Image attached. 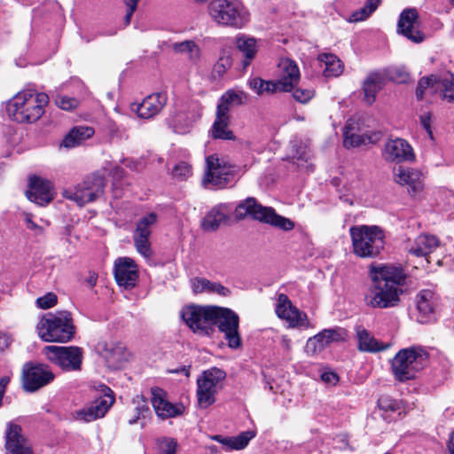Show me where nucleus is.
I'll use <instances>...</instances> for the list:
<instances>
[{
    "instance_id": "9d476101",
    "label": "nucleus",
    "mask_w": 454,
    "mask_h": 454,
    "mask_svg": "<svg viewBox=\"0 0 454 454\" xmlns=\"http://www.w3.org/2000/svg\"><path fill=\"white\" fill-rule=\"evenodd\" d=\"M217 326L219 332L223 333L227 345L231 349H238L242 346V340L239 333V317L231 309L215 308L214 317V327Z\"/></svg>"
},
{
    "instance_id": "6e6552de",
    "label": "nucleus",
    "mask_w": 454,
    "mask_h": 454,
    "mask_svg": "<svg viewBox=\"0 0 454 454\" xmlns=\"http://www.w3.org/2000/svg\"><path fill=\"white\" fill-rule=\"evenodd\" d=\"M236 166L216 154L206 158L205 172L201 180L205 188L223 189L234 180Z\"/></svg>"
},
{
    "instance_id": "603ef678",
    "label": "nucleus",
    "mask_w": 454,
    "mask_h": 454,
    "mask_svg": "<svg viewBox=\"0 0 454 454\" xmlns=\"http://www.w3.org/2000/svg\"><path fill=\"white\" fill-rule=\"evenodd\" d=\"M304 349L309 356H317L325 350L317 334L308 339Z\"/></svg>"
},
{
    "instance_id": "c85d7f7f",
    "label": "nucleus",
    "mask_w": 454,
    "mask_h": 454,
    "mask_svg": "<svg viewBox=\"0 0 454 454\" xmlns=\"http://www.w3.org/2000/svg\"><path fill=\"white\" fill-rule=\"evenodd\" d=\"M417 309L419 313V321L426 323L440 308V299L430 290H422L417 294Z\"/></svg>"
},
{
    "instance_id": "4be33fe9",
    "label": "nucleus",
    "mask_w": 454,
    "mask_h": 454,
    "mask_svg": "<svg viewBox=\"0 0 454 454\" xmlns=\"http://www.w3.org/2000/svg\"><path fill=\"white\" fill-rule=\"evenodd\" d=\"M114 278L120 286L132 289L136 286L139 273L135 261L129 257H120L114 262Z\"/></svg>"
},
{
    "instance_id": "412c9836",
    "label": "nucleus",
    "mask_w": 454,
    "mask_h": 454,
    "mask_svg": "<svg viewBox=\"0 0 454 454\" xmlns=\"http://www.w3.org/2000/svg\"><path fill=\"white\" fill-rule=\"evenodd\" d=\"M151 403L156 415L161 419L180 416L184 411L182 403H172L167 399V393L160 387L151 388Z\"/></svg>"
},
{
    "instance_id": "a19ab883",
    "label": "nucleus",
    "mask_w": 454,
    "mask_h": 454,
    "mask_svg": "<svg viewBox=\"0 0 454 454\" xmlns=\"http://www.w3.org/2000/svg\"><path fill=\"white\" fill-rule=\"evenodd\" d=\"M317 334L325 349L332 343L345 341L348 337L347 331L344 328L338 326L324 329Z\"/></svg>"
},
{
    "instance_id": "e2e57ef3",
    "label": "nucleus",
    "mask_w": 454,
    "mask_h": 454,
    "mask_svg": "<svg viewBox=\"0 0 454 454\" xmlns=\"http://www.w3.org/2000/svg\"><path fill=\"white\" fill-rule=\"evenodd\" d=\"M322 380L325 382L332 383L338 380V376L336 373L333 372H324L321 376Z\"/></svg>"
},
{
    "instance_id": "4c0bfd02",
    "label": "nucleus",
    "mask_w": 454,
    "mask_h": 454,
    "mask_svg": "<svg viewBox=\"0 0 454 454\" xmlns=\"http://www.w3.org/2000/svg\"><path fill=\"white\" fill-rule=\"evenodd\" d=\"M383 76L380 73L368 74L363 83L364 100L372 105L376 98L377 93L382 89Z\"/></svg>"
},
{
    "instance_id": "680f3d73",
    "label": "nucleus",
    "mask_w": 454,
    "mask_h": 454,
    "mask_svg": "<svg viewBox=\"0 0 454 454\" xmlns=\"http://www.w3.org/2000/svg\"><path fill=\"white\" fill-rule=\"evenodd\" d=\"M420 123L422 127L426 129L430 137H433V133L431 130V114L426 113L420 115Z\"/></svg>"
},
{
    "instance_id": "4d7b16f0",
    "label": "nucleus",
    "mask_w": 454,
    "mask_h": 454,
    "mask_svg": "<svg viewBox=\"0 0 454 454\" xmlns=\"http://www.w3.org/2000/svg\"><path fill=\"white\" fill-rule=\"evenodd\" d=\"M378 405L380 410L385 411H395L399 409L398 403L387 396H384L379 399Z\"/></svg>"
},
{
    "instance_id": "2f4dec72",
    "label": "nucleus",
    "mask_w": 454,
    "mask_h": 454,
    "mask_svg": "<svg viewBox=\"0 0 454 454\" xmlns=\"http://www.w3.org/2000/svg\"><path fill=\"white\" fill-rule=\"evenodd\" d=\"M254 436V432L244 431L237 436H223L215 434L213 435L211 439L221 443L226 450H239L245 449Z\"/></svg>"
},
{
    "instance_id": "aec40b11",
    "label": "nucleus",
    "mask_w": 454,
    "mask_h": 454,
    "mask_svg": "<svg viewBox=\"0 0 454 454\" xmlns=\"http://www.w3.org/2000/svg\"><path fill=\"white\" fill-rule=\"evenodd\" d=\"M157 221V215L150 213L140 218L133 235V240L137 252L145 258H150L153 254L149 238L151 236V227Z\"/></svg>"
},
{
    "instance_id": "f3484780",
    "label": "nucleus",
    "mask_w": 454,
    "mask_h": 454,
    "mask_svg": "<svg viewBox=\"0 0 454 454\" xmlns=\"http://www.w3.org/2000/svg\"><path fill=\"white\" fill-rule=\"evenodd\" d=\"M96 348L112 370L121 369L129 361V353L121 342L101 340L97 344Z\"/></svg>"
},
{
    "instance_id": "f03ea898",
    "label": "nucleus",
    "mask_w": 454,
    "mask_h": 454,
    "mask_svg": "<svg viewBox=\"0 0 454 454\" xmlns=\"http://www.w3.org/2000/svg\"><path fill=\"white\" fill-rule=\"evenodd\" d=\"M48 102L45 93L23 90L8 101L6 112L9 118L17 122L33 123L42 117Z\"/></svg>"
},
{
    "instance_id": "7ed1b4c3",
    "label": "nucleus",
    "mask_w": 454,
    "mask_h": 454,
    "mask_svg": "<svg viewBox=\"0 0 454 454\" xmlns=\"http://www.w3.org/2000/svg\"><path fill=\"white\" fill-rule=\"evenodd\" d=\"M429 354L421 346L402 348L391 360V371L398 381L413 380L416 374L427 366Z\"/></svg>"
},
{
    "instance_id": "13d9d810",
    "label": "nucleus",
    "mask_w": 454,
    "mask_h": 454,
    "mask_svg": "<svg viewBox=\"0 0 454 454\" xmlns=\"http://www.w3.org/2000/svg\"><path fill=\"white\" fill-rule=\"evenodd\" d=\"M278 91H284V88H282V83L277 81H265L264 80V87L263 92L274 93Z\"/></svg>"
},
{
    "instance_id": "c03bdc74",
    "label": "nucleus",
    "mask_w": 454,
    "mask_h": 454,
    "mask_svg": "<svg viewBox=\"0 0 454 454\" xmlns=\"http://www.w3.org/2000/svg\"><path fill=\"white\" fill-rule=\"evenodd\" d=\"M436 90H441L442 99L454 103V75L448 74L445 77L438 78Z\"/></svg>"
},
{
    "instance_id": "20e7f679",
    "label": "nucleus",
    "mask_w": 454,
    "mask_h": 454,
    "mask_svg": "<svg viewBox=\"0 0 454 454\" xmlns=\"http://www.w3.org/2000/svg\"><path fill=\"white\" fill-rule=\"evenodd\" d=\"M353 252L361 258L377 257L385 247V232L377 225H356L349 229Z\"/></svg>"
},
{
    "instance_id": "de8ad7c7",
    "label": "nucleus",
    "mask_w": 454,
    "mask_h": 454,
    "mask_svg": "<svg viewBox=\"0 0 454 454\" xmlns=\"http://www.w3.org/2000/svg\"><path fill=\"white\" fill-rule=\"evenodd\" d=\"M438 78L435 75H431L428 77H423L419 80L417 89H416V97L419 100L422 99L425 90L429 88L436 89V82Z\"/></svg>"
},
{
    "instance_id": "bb28decb",
    "label": "nucleus",
    "mask_w": 454,
    "mask_h": 454,
    "mask_svg": "<svg viewBox=\"0 0 454 454\" xmlns=\"http://www.w3.org/2000/svg\"><path fill=\"white\" fill-rule=\"evenodd\" d=\"M393 177L396 184L407 186L408 192L412 194L421 192L424 187L422 173L414 168L399 166L394 169Z\"/></svg>"
},
{
    "instance_id": "a878e982",
    "label": "nucleus",
    "mask_w": 454,
    "mask_h": 454,
    "mask_svg": "<svg viewBox=\"0 0 454 454\" xmlns=\"http://www.w3.org/2000/svg\"><path fill=\"white\" fill-rule=\"evenodd\" d=\"M29 188L26 194L32 202L44 206L53 200V185L46 179L38 176L30 177Z\"/></svg>"
},
{
    "instance_id": "864d4df0",
    "label": "nucleus",
    "mask_w": 454,
    "mask_h": 454,
    "mask_svg": "<svg viewBox=\"0 0 454 454\" xmlns=\"http://www.w3.org/2000/svg\"><path fill=\"white\" fill-rule=\"evenodd\" d=\"M315 96L313 89L297 88L293 92L294 98L301 104L308 103Z\"/></svg>"
},
{
    "instance_id": "ea45409f",
    "label": "nucleus",
    "mask_w": 454,
    "mask_h": 454,
    "mask_svg": "<svg viewBox=\"0 0 454 454\" xmlns=\"http://www.w3.org/2000/svg\"><path fill=\"white\" fill-rule=\"evenodd\" d=\"M318 60L324 65L323 73L325 77H337L342 74L343 65L336 55L323 53L318 56Z\"/></svg>"
},
{
    "instance_id": "393cba45",
    "label": "nucleus",
    "mask_w": 454,
    "mask_h": 454,
    "mask_svg": "<svg viewBox=\"0 0 454 454\" xmlns=\"http://www.w3.org/2000/svg\"><path fill=\"white\" fill-rule=\"evenodd\" d=\"M382 156L389 162L410 161L415 158L412 147L403 138L387 140L384 145Z\"/></svg>"
},
{
    "instance_id": "4468645a",
    "label": "nucleus",
    "mask_w": 454,
    "mask_h": 454,
    "mask_svg": "<svg viewBox=\"0 0 454 454\" xmlns=\"http://www.w3.org/2000/svg\"><path fill=\"white\" fill-rule=\"evenodd\" d=\"M55 378L49 365L26 363L22 369V386L27 392H35L50 384Z\"/></svg>"
},
{
    "instance_id": "1a4fd4ad",
    "label": "nucleus",
    "mask_w": 454,
    "mask_h": 454,
    "mask_svg": "<svg viewBox=\"0 0 454 454\" xmlns=\"http://www.w3.org/2000/svg\"><path fill=\"white\" fill-rule=\"evenodd\" d=\"M225 377V372L216 367L204 371L198 377L197 399L200 408L207 409L215 402V395Z\"/></svg>"
},
{
    "instance_id": "cd10ccee",
    "label": "nucleus",
    "mask_w": 454,
    "mask_h": 454,
    "mask_svg": "<svg viewBox=\"0 0 454 454\" xmlns=\"http://www.w3.org/2000/svg\"><path fill=\"white\" fill-rule=\"evenodd\" d=\"M5 449L10 454H32L20 426L9 423L5 432Z\"/></svg>"
},
{
    "instance_id": "2eb2a0df",
    "label": "nucleus",
    "mask_w": 454,
    "mask_h": 454,
    "mask_svg": "<svg viewBox=\"0 0 454 454\" xmlns=\"http://www.w3.org/2000/svg\"><path fill=\"white\" fill-rule=\"evenodd\" d=\"M380 139L381 133L379 131L363 133L359 123L354 119H348L343 129V146L347 149L374 145Z\"/></svg>"
},
{
    "instance_id": "774afa93",
    "label": "nucleus",
    "mask_w": 454,
    "mask_h": 454,
    "mask_svg": "<svg viewBox=\"0 0 454 454\" xmlns=\"http://www.w3.org/2000/svg\"><path fill=\"white\" fill-rule=\"evenodd\" d=\"M447 448H448V454H454V432L450 435Z\"/></svg>"
},
{
    "instance_id": "49530a36",
    "label": "nucleus",
    "mask_w": 454,
    "mask_h": 454,
    "mask_svg": "<svg viewBox=\"0 0 454 454\" xmlns=\"http://www.w3.org/2000/svg\"><path fill=\"white\" fill-rule=\"evenodd\" d=\"M173 47L177 52H187L189 59L192 61H197L200 59V49L192 41H184L175 43Z\"/></svg>"
},
{
    "instance_id": "6e6d98bb",
    "label": "nucleus",
    "mask_w": 454,
    "mask_h": 454,
    "mask_svg": "<svg viewBox=\"0 0 454 454\" xmlns=\"http://www.w3.org/2000/svg\"><path fill=\"white\" fill-rule=\"evenodd\" d=\"M56 105L63 110H72L77 107L79 102L74 98L59 96L55 99Z\"/></svg>"
},
{
    "instance_id": "f704fd0d",
    "label": "nucleus",
    "mask_w": 454,
    "mask_h": 454,
    "mask_svg": "<svg viewBox=\"0 0 454 454\" xmlns=\"http://www.w3.org/2000/svg\"><path fill=\"white\" fill-rule=\"evenodd\" d=\"M356 333L358 341V349L364 352H379L385 350L387 346L379 342L362 325L356 327Z\"/></svg>"
},
{
    "instance_id": "dca6fc26",
    "label": "nucleus",
    "mask_w": 454,
    "mask_h": 454,
    "mask_svg": "<svg viewBox=\"0 0 454 454\" xmlns=\"http://www.w3.org/2000/svg\"><path fill=\"white\" fill-rule=\"evenodd\" d=\"M275 310L278 317L288 322L290 327L303 329L314 328L307 314L294 306L286 294H280L278 295Z\"/></svg>"
},
{
    "instance_id": "0e129e2a",
    "label": "nucleus",
    "mask_w": 454,
    "mask_h": 454,
    "mask_svg": "<svg viewBox=\"0 0 454 454\" xmlns=\"http://www.w3.org/2000/svg\"><path fill=\"white\" fill-rule=\"evenodd\" d=\"M137 410L139 411H138V414L137 416H135L134 418L129 419V425H134L137 422L138 419H139V414L142 413V412H148L149 411V408L146 404H143L141 407L137 408Z\"/></svg>"
},
{
    "instance_id": "37998d69",
    "label": "nucleus",
    "mask_w": 454,
    "mask_h": 454,
    "mask_svg": "<svg viewBox=\"0 0 454 454\" xmlns=\"http://www.w3.org/2000/svg\"><path fill=\"white\" fill-rule=\"evenodd\" d=\"M232 66L231 52L227 49H222L216 63L213 67L212 75L215 78L223 77Z\"/></svg>"
},
{
    "instance_id": "b1692460",
    "label": "nucleus",
    "mask_w": 454,
    "mask_h": 454,
    "mask_svg": "<svg viewBox=\"0 0 454 454\" xmlns=\"http://www.w3.org/2000/svg\"><path fill=\"white\" fill-rule=\"evenodd\" d=\"M168 101V96L164 92L153 93L143 99L141 103H133L130 106L132 112L139 118L151 119L157 115Z\"/></svg>"
},
{
    "instance_id": "09e8293b",
    "label": "nucleus",
    "mask_w": 454,
    "mask_h": 454,
    "mask_svg": "<svg viewBox=\"0 0 454 454\" xmlns=\"http://www.w3.org/2000/svg\"><path fill=\"white\" fill-rule=\"evenodd\" d=\"M159 454H176L177 442L174 438L164 437L158 440Z\"/></svg>"
},
{
    "instance_id": "a18cd8bd",
    "label": "nucleus",
    "mask_w": 454,
    "mask_h": 454,
    "mask_svg": "<svg viewBox=\"0 0 454 454\" xmlns=\"http://www.w3.org/2000/svg\"><path fill=\"white\" fill-rule=\"evenodd\" d=\"M380 3L381 0H366L364 6L354 12L349 20L357 22L366 20L373 12L377 10Z\"/></svg>"
},
{
    "instance_id": "c9c22d12",
    "label": "nucleus",
    "mask_w": 454,
    "mask_h": 454,
    "mask_svg": "<svg viewBox=\"0 0 454 454\" xmlns=\"http://www.w3.org/2000/svg\"><path fill=\"white\" fill-rule=\"evenodd\" d=\"M191 284L194 294L207 292L208 294H217L221 296H228L231 293L229 288L222 284L212 282L205 278H194L191 280Z\"/></svg>"
},
{
    "instance_id": "f257e3e1",
    "label": "nucleus",
    "mask_w": 454,
    "mask_h": 454,
    "mask_svg": "<svg viewBox=\"0 0 454 454\" xmlns=\"http://www.w3.org/2000/svg\"><path fill=\"white\" fill-rule=\"evenodd\" d=\"M371 284L364 301L372 309H389L399 305L408 274L401 264L385 263L369 266Z\"/></svg>"
},
{
    "instance_id": "f8f14e48",
    "label": "nucleus",
    "mask_w": 454,
    "mask_h": 454,
    "mask_svg": "<svg viewBox=\"0 0 454 454\" xmlns=\"http://www.w3.org/2000/svg\"><path fill=\"white\" fill-rule=\"evenodd\" d=\"M105 185L104 176L95 173L86 176L74 190L65 191L64 196L75 201L79 206H83L100 197L104 192Z\"/></svg>"
},
{
    "instance_id": "ddd939ff",
    "label": "nucleus",
    "mask_w": 454,
    "mask_h": 454,
    "mask_svg": "<svg viewBox=\"0 0 454 454\" xmlns=\"http://www.w3.org/2000/svg\"><path fill=\"white\" fill-rule=\"evenodd\" d=\"M43 352L49 361L63 371H80L82 363V349L76 346H47Z\"/></svg>"
},
{
    "instance_id": "338daca9",
    "label": "nucleus",
    "mask_w": 454,
    "mask_h": 454,
    "mask_svg": "<svg viewBox=\"0 0 454 454\" xmlns=\"http://www.w3.org/2000/svg\"><path fill=\"white\" fill-rule=\"evenodd\" d=\"M124 174V170L121 168V167H114L112 170V175L114 176V178H121L122 177Z\"/></svg>"
},
{
    "instance_id": "bf43d9fd",
    "label": "nucleus",
    "mask_w": 454,
    "mask_h": 454,
    "mask_svg": "<svg viewBox=\"0 0 454 454\" xmlns=\"http://www.w3.org/2000/svg\"><path fill=\"white\" fill-rule=\"evenodd\" d=\"M248 85L251 90L256 92L258 95L263 93L264 80L255 77L248 81Z\"/></svg>"
},
{
    "instance_id": "58836bf2",
    "label": "nucleus",
    "mask_w": 454,
    "mask_h": 454,
    "mask_svg": "<svg viewBox=\"0 0 454 454\" xmlns=\"http://www.w3.org/2000/svg\"><path fill=\"white\" fill-rule=\"evenodd\" d=\"M248 95L242 90H229L222 95L217 105V110L224 108L229 114L231 106H241L247 102Z\"/></svg>"
},
{
    "instance_id": "a211bd4d",
    "label": "nucleus",
    "mask_w": 454,
    "mask_h": 454,
    "mask_svg": "<svg viewBox=\"0 0 454 454\" xmlns=\"http://www.w3.org/2000/svg\"><path fill=\"white\" fill-rule=\"evenodd\" d=\"M114 403V397L113 395V391L109 387H106L104 396L96 399L90 406L75 411L73 417L75 420L85 423L91 422L103 418Z\"/></svg>"
},
{
    "instance_id": "3c124183",
    "label": "nucleus",
    "mask_w": 454,
    "mask_h": 454,
    "mask_svg": "<svg viewBox=\"0 0 454 454\" xmlns=\"http://www.w3.org/2000/svg\"><path fill=\"white\" fill-rule=\"evenodd\" d=\"M295 153L293 155L296 164L301 166L303 162H308L310 159V152L308 146L302 143L295 145Z\"/></svg>"
},
{
    "instance_id": "0eeeda50",
    "label": "nucleus",
    "mask_w": 454,
    "mask_h": 454,
    "mask_svg": "<svg viewBox=\"0 0 454 454\" xmlns=\"http://www.w3.org/2000/svg\"><path fill=\"white\" fill-rule=\"evenodd\" d=\"M207 12L220 26L242 28L249 20V13L240 0H212Z\"/></svg>"
},
{
    "instance_id": "473e14b6",
    "label": "nucleus",
    "mask_w": 454,
    "mask_h": 454,
    "mask_svg": "<svg viewBox=\"0 0 454 454\" xmlns=\"http://www.w3.org/2000/svg\"><path fill=\"white\" fill-rule=\"evenodd\" d=\"M237 49L243 54V68H247L254 59L258 47L256 40L246 35H238L235 39Z\"/></svg>"
},
{
    "instance_id": "8fccbe9b",
    "label": "nucleus",
    "mask_w": 454,
    "mask_h": 454,
    "mask_svg": "<svg viewBox=\"0 0 454 454\" xmlns=\"http://www.w3.org/2000/svg\"><path fill=\"white\" fill-rule=\"evenodd\" d=\"M192 174V166L184 161L177 163L172 170L173 176L179 180H186Z\"/></svg>"
},
{
    "instance_id": "5fc2aeb1",
    "label": "nucleus",
    "mask_w": 454,
    "mask_h": 454,
    "mask_svg": "<svg viewBox=\"0 0 454 454\" xmlns=\"http://www.w3.org/2000/svg\"><path fill=\"white\" fill-rule=\"evenodd\" d=\"M57 295L53 293H48L45 295L36 299L35 303L38 308L43 309H50L57 304Z\"/></svg>"
},
{
    "instance_id": "9b49d317",
    "label": "nucleus",
    "mask_w": 454,
    "mask_h": 454,
    "mask_svg": "<svg viewBox=\"0 0 454 454\" xmlns=\"http://www.w3.org/2000/svg\"><path fill=\"white\" fill-rule=\"evenodd\" d=\"M216 306L190 305L183 309L182 318L194 333L209 335L214 331Z\"/></svg>"
},
{
    "instance_id": "69168bd1",
    "label": "nucleus",
    "mask_w": 454,
    "mask_h": 454,
    "mask_svg": "<svg viewBox=\"0 0 454 454\" xmlns=\"http://www.w3.org/2000/svg\"><path fill=\"white\" fill-rule=\"evenodd\" d=\"M170 372L176 373V374L183 373L188 378V377H190V366H182L180 368L172 370Z\"/></svg>"
},
{
    "instance_id": "e433bc0d",
    "label": "nucleus",
    "mask_w": 454,
    "mask_h": 454,
    "mask_svg": "<svg viewBox=\"0 0 454 454\" xmlns=\"http://www.w3.org/2000/svg\"><path fill=\"white\" fill-rule=\"evenodd\" d=\"M93 135V128L88 126H75L65 137L61 145L67 148H74L82 145Z\"/></svg>"
},
{
    "instance_id": "39448f33",
    "label": "nucleus",
    "mask_w": 454,
    "mask_h": 454,
    "mask_svg": "<svg viewBox=\"0 0 454 454\" xmlns=\"http://www.w3.org/2000/svg\"><path fill=\"white\" fill-rule=\"evenodd\" d=\"M36 330L46 342H67L73 339L75 328L70 312L58 311L43 317Z\"/></svg>"
},
{
    "instance_id": "c756f323",
    "label": "nucleus",
    "mask_w": 454,
    "mask_h": 454,
    "mask_svg": "<svg viewBox=\"0 0 454 454\" xmlns=\"http://www.w3.org/2000/svg\"><path fill=\"white\" fill-rule=\"evenodd\" d=\"M278 71L279 78L278 80L282 83L284 92L294 90L301 78L296 62L290 59H282L278 63Z\"/></svg>"
},
{
    "instance_id": "5701e85b",
    "label": "nucleus",
    "mask_w": 454,
    "mask_h": 454,
    "mask_svg": "<svg viewBox=\"0 0 454 454\" xmlns=\"http://www.w3.org/2000/svg\"><path fill=\"white\" fill-rule=\"evenodd\" d=\"M397 32L415 43H420L425 40L426 35L418 26V12L415 9H405L402 12Z\"/></svg>"
},
{
    "instance_id": "7c9ffc66",
    "label": "nucleus",
    "mask_w": 454,
    "mask_h": 454,
    "mask_svg": "<svg viewBox=\"0 0 454 454\" xmlns=\"http://www.w3.org/2000/svg\"><path fill=\"white\" fill-rule=\"evenodd\" d=\"M224 110V108L216 109L215 120L209 133L214 139L234 140L235 136L229 129L230 115Z\"/></svg>"
},
{
    "instance_id": "423d86ee",
    "label": "nucleus",
    "mask_w": 454,
    "mask_h": 454,
    "mask_svg": "<svg viewBox=\"0 0 454 454\" xmlns=\"http://www.w3.org/2000/svg\"><path fill=\"white\" fill-rule=\"evenodd\" d=\"M235 216L238 219L250 216L286 231L294 228V223L291 219L278 215L273 207L261 205L254 197H248L239 202L235 207Z\"/></svg>"
},
{
    "instance_id": "6ab92c4d",
    "label": "nucleus",
    "mask_w": 454,
    "mask_h": 454,
    "mask_svg": "<svg viewBox=\"0 0 454 454\" xmlns=\"http://www.w3.org/2000/svg\"><path fill=\"white\" fill-rule=\"evenodd\" d=\"M201 114L202 107L198 102H191L182 106L172 116L171 125L174 131L178 134L188 133Z\"/></svg>"
},
{
    "instance_id": "79ce46f5",
    "label": "nucleus",
    "mask_w": 454,
    "mask_h": 454,
    "mask_svg": "<svg viewBox=\"0 0 454 454\" xmlns=\"http://www.w3.org/2000/svg\"><path fill=\"white\" fill-rule=\"evenodd\" d=\"M225 219L226 214L222 207H215L203 218L202 227L205 231H215Z\"/></svg>"
},
{
    "instance_id": "052dcab7",
    "label": "nucleus",
    "mask_w": 454,
    "mask_h": 454,
    "mask_svg": "<svg viewBox=\"0 0 454 454\" xmlns=\"http://www.w3.org/2000/svg\"><path fill=\"white\" fill-rule=\"evenodd\" d=\"M25 223L27 229L33 231L35 235H41L43 232V227L37 225L33 220L30 214H25Z\"/></svg>"
},
{
    "instance_id": "72a5a7b5",
    "label": "nucleus",
    "mask_w": 454,
    "mask_h": 454,
    "mask_svg": "<svg viewBox=\"0 0 454 454\" xmlns=\"http://www.w3.org/2000/svg\"><path fill=\"white\" fill-rule=\"evenodd\" d=\"M439 246V239L434 235H419L409 249V252L418 257L427 256Z\"/></svg>"
}]
</instances>
